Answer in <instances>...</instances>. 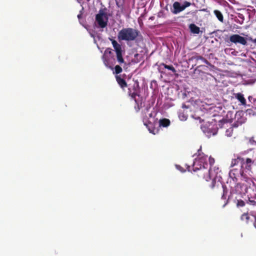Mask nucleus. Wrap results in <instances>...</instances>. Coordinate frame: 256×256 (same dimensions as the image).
<instances>
[{
    "mask_svg": "<svg viewBox=\"0 0 256 256\" xmlns=\"http://www.w3.org/2000/svg\"><path fill=\"white\" fill-rule=\"evenodd\" d=\"M164 68H166L172 71L174 73L176 72L175 68L172 65H167L164 63H161L158 65V70L161 74H164L166 72L164 70Z\"/></svg>",
    "mask_w": 256,
    "mask_h": 256,
    "instance_id": "nucleus-12",
    "label": "nucleus"
},
{
    "mask_svg": "<svg viewBox=\"0 0 256 256\" xmlns=\"http://www.w3.org/2000/svg\"><path fill=\"white\" fill-rule=\"evenodd\" d=\"M241 174V168L240 170L236 168H233L229 172L230 177L232 180L234 182L236 183L237 186L240 184L238 182V180Z\"/></svg>",
    "mask_w": 256,
    "mask_h": 256,
    "instance_id": "nucleus-11",
    "label": "nucleus"
},
{
    "mask_svg": "<svg viewBox=\"0 0 256 256\" xmlns=\"http://www.w3.org/2000/svg\"><path fill=\"white\" fill-rule=\"evenodd\" d=\"M254 218V226L256 228V214L252 216Z\"/></svg>",
    "mask_w": 256,
    "mask_h": 256,
    "instance_id": "nucleus-27",
    "label": "nucleus"
},
{
    "mask_svg": "<svg viewBox=\"0 0 256 256\" xmlns=\"http://www.w3.org/2000/svg\"><path fill=\"white\" fill-rule=\"evenodd\" d=\"M220 172V170L219 168L216 166H210V168L208 170V174L207 175L204 174V178L206 181H208L212 179V181L213 180H216V177L217 176V175L219 172Z\"/></svg>",
    "mask_w": 256,
    "mask_h": 256,
    "instance_id": "nucleus-7",
    "label": "nucleus"
},
{
    "mask_svg": "<svg viewBox=\"0 0 256 256\" xmlns=\"http://www.w3.org/2000/svg\"><path fill=\"white\" fill-rule=\"evenodd\" d=\"M226 204H227V202L224 204L223 205V207H224L226 205Z\"/></svg>",
    "mask_w": 256,
    "mask_h": 256,
    "instance_id": "nucleus-30",
    "label": "nucleus"
},
{
    "mask_svg": "<svg viewBox=\"0 0 256 256\" xmlns=\"http://www.w3.org/2000/svg\"><path fill=\"white\" fill-rule=\"evenodd\" d=\"M189 28L192 33L194 34H198L200 32V28L194 24H191L189 25Z\"/></svg>",
    "mask_w": 256,
    "mask_h": 256,
    "instance_id": "nucleus-17",
    "label": "nucleus"
},
{
    "mask_svg": "<svg viewBox=\"0 0 256 256\" xmlns=\"http://www.w3.org/2000/svg\"><path fill=\"white\" fill-rule=\"evenodd\" d=\"M240 165L241 167V175L239 178L242 182H243V185L247 188L250 186L252 184H254L253 180L250 178L248 177L246 172H252L254 167L256 166V160H252L249 158L242 157L240 155L235 156L234 158H232L231 161L230 167L232 168L236 165Z\"/></svg>",
    "mask_w": 256,
    "mask_h": 256,
    "instance_id": "nucleus-1",
    "label": "nucleus"
},
{
    "mask_svg": "<svg viewBox=\"0 0 256 256\" xmlns=\"http://www.w3.org/2000/svg\"><path fill=\"white\" fill-rule=\"evenodd\" d=\"M150 109V106H147L142 112V122L146 126L150 132L156 134L158 130L154 128V124L149 119L152 117V112H149Z\"/></svg>",
    "mask_w": 256,
    "mask_h": 256,
    "instance_id": "nucleus-4",
    "label": "nucleus"
},
{
    "mask_svg": "<svg viewBox=\"0 0 256 256\" xmlns=\"http://www.w3.org/2000/svg\"><path fill=\"white\" fill-rule=\"evenodd\" d=\"M236 205L238 206L242 207L245 206V202L242 200H238Z\"/></svg>",
    "mask_w": 256,
    "mask_h": 256,
    "instance_id": "nucleus-24",
    "label": "nucleus"
},
{
    "mask_svg": "<svg viewBox=\"0 0 256 256\" xmlns=\"http://www.w3.org/2000/svg\"><path fill=\"white\" fill-rule=\"evenodd\" d=\"M122 68L118 65H116L114 67V73L118 74L122 72Z\"/></svg>",
    "mask_w": 256,
    "mask_h": 256,
    "instance_id": "nucleus-21",
    "label": "nucleus"
},
{
    "mask_svg": "<svg viewBox=\"0 0 256 256\" xmlns=\"http://www.w3.org/2000/svg\"><path fill=\"white\" fill-rule=\"evenodd\" d=\"M111 52H111L110 50H109L108 53H109L110 54H111Z\"/></svg>",
    "mask_w": 256,
    "mask_h": 256,
    "instance_id": "nucleus-33",
    "label": "nucleus"
},
{
    "mask_svg": "<svg viewBox=\"0 0 256 256\" xmlns=\"http://www.w3.org/2000/svg\"><path fill=\"white\" fill-rule=\"evenodd\" d=\"M95 20V23L97 24L98 28H104L107 26L108 18L104 10L100 9L99 10L98 13L96 15Z\"/></svg>",
    "mask_w": 256,
    "mask_h": 256,
    "instance_id": "nucleus-5",
    "label": "nucleus"
},
{
    "mask_svg": "<svg viewBox=\"0 0 256 256\" xmlns=\"http://www.w3.org/2000/svg\"><path fill=\"white\" fill-rule=\"evenodd\" d=\"M188 168V171H190L191 170H190V166Z\"/></svg>",
    "mask_w": 256,
    "mask_h": 256,
    "instance_id": "nucleus-29",
    "label": "nucleus"
},
{
    "mask_svg": "<svg viewBox=\"0 0 256 256\" xmlns=\"http://www.w3.org/2000/svg\"><path fill=\"white\" fill-rule=\"evenodd\" d=\"M194 60H196L197 62L198 60H201L202 62H204L208 66L211 65L210 63L208 60H206L203 56H199L197 53H194V54L188 59L190 62L193 61Z\"/></svg>",
    "mask_w": 256,
    "mask_h": 256,
    "instance_id": "nucleus-13",
    "label": "nucleus"
},
{
    "mask_svg": "<svg viewBox=\"0 0 256 256\" xmlns=\"http://www.w3.org/2000/svg\"><path fill=\"white\" fill-rule=\"evenodd\" d=\"M140 35V32L132 28H122L118 34V38L120 41L131 42L135 41Z\"/></svg>",
    "mask_w": 256,
    "mask_h": 256,
    "instance_id": "nucleus-2",
    "label": "nucleus"
},
{
    "mask_svg": "<svg viewBox=\"0 0 256 256\" xmlns=\"http://www.w3.org/2000/svg\"><path fill=\"white\" fill-rule=\"evenodd\" d=\"M116 78L117 82L122 88H124L127 87L128 85L126 81L120 76H116Z\"/></svg>",
    "mask_w": 256,
    "mask_h": 256,
    "instance_id": "nucleus-16",
    "label": "nucleus"
},
{
    "mask_svg": "<svg viewBox=\"0 0 256 256\" xmlns=\"http://www.w3.org/2000/svg\"><path fill=\"white\" fill-rule=\"evenodd\" d=\"M129 96L134 100L136 103V104H138V102L136 100V96H139V93H140V88H139V86L138 84H134L132 86V89L131 88H128V92ZM138 106V110H140V108Z\"/></svg>",
    "mask_w": 256,
    "mask_h": 256,
    "instance_id": "nucleus-10",
    "label": "nucleus"
},
{
    "mask_svg": "<svg viewBox=\"0 0 256 256\" xmlns=\"http://www.w3.org/2000/svg\"><path fill=\"white\" fill-rule=\"evenodd\" d=\"M110 40L112 42L113 48H114L116 52V58L118 62L120 64L124 63V60L122 56V50L121 45L114 40L110 39Z\"/></svg>",
    "mask_w": 256,
    "mask_h": 256,
    "instance_id": "nucleus-8",
    "label": "nucleus"
},
{
    "mask_svg": "<svg viewBox=\"0 0 256 256\" xmlns=\"http://www.w3.org/2000/svg\"><path fill=\"white\" fill-rule=\"evenodd\" d=\"M191 4H192L190 2L185 1L184 2L182 5L184 10L186 8L190 6Z\"/></svg>",
    "mask_w": 256,
    "mask_h": 256,
    "instance_id": "nucleus-25",
    "label": "nucleus"
},
{
    "mask_svg": "<svg viewBox=\"0 0 256 256\" xmlns=\"http://www.w3.org/2000/svg\"><path fill=\"white\" fill-rule=\"evenodd\" d=\"M160 126L163 127H167L170 126V122L168 118H162L159 121Z\"/></svg>",
    "mask_w": 256,
    "mask_h": 256,
    "instance_id": "nucleus-19",
    "label": "nucleus"
},
{
    "mask_svg": "<svg viewBox=\"0 0 256 256\" xmlns=\"http://www.w3.org/2000/svg\"><path fill=\"white\" fill-rule=\"evenodd\" d=\"M233 132V128L230 126L228 128L226 131V135L228 136H232V134Z\"/></svg>",
    "mask_w": 256,
    "mask_h": 256,
    "instance_id": "nucleus-22",
    "label": "nucleus"
},
{
    "mask_svg": "<svg viewBox=\"0 0 256 256\" xmlns=\"http://www.w3.org/2000/svg\"><path fill=\"white\" fill-rule=\"evenodd\" d=\"M254 43H256V38L254 40Z\"/></svg>",
    "mask_w": 256,
    "mask_h": 256,
    "instance_id": "nucleus-31",
    "label": "nucleus"
},
{
    "mask_svg": "<svg viewBox=\"0 0 256 256\" xmlns=\"http://www.w3.org/2000/svg\"><path fill=\"white\" fill-rule=\"evenodd\" d=\"M240 220L246 224H248L250 220V216L248 213L244 212L240 216Z\"/></svg>",
    "mask_w": 256,
    "mask_h": 256,
    "instance_id": "nucleus-18",
    "label": "nucleus"
},
{
    "mask_svg": "<svg viewBox=\"0 0 256 256\" xmlns=\"http://www.w3.org/2000/svg\"><path fill=\"white\" fill-rule=\"evenodd\" d=\"M210 187L212 191V192L216 194V193L220 192V194H222V199L226 200V191L225 190L224 186L216 182L214 180L212 182Z\"/></svg>",
    "mask_w": 256,
    "mask_h": 256,
    "instance_id": "nucleus-6",
    "label": "nucleus"
},
{
    "mask_svg": "<svg viewBox=\"0 0 256 256\" xmlns=\"http://www.w3.org/2000/svg\"><path fill=\"white\" fill-rule=\"evenodd\" d=\"M250 202L253 205L256 204V194H254V197L248 198Z\"/></svg>",
    "mask_w": 256,
    "mask_h": 256,
    "instance_id": "nucleus-23",
    "label": "nucleus"
},
{
    "mask_svg": "<svg viewBox=\"0 0 256 256\" xmlns=\"http://www.w3.org/2000/svg\"><path fill=\"white\" fill-rule=\"evenodd\" d=\"M238 124H234V126H235V127H238Z\"/></svg>",
    "mask_w": 256,
    "mask_h": 256,
    "instance_id": "nucleus-28",
    "label": "nucleus"
},
{
    "mask_svg": "<svg viewBox=\"0 0 256 256\" xmlns=\"http://www.w3.org/2000/svg\"><path fill=\"white\" fill-rule=\"evenodd\" d=\"M218 19L222 22H224V16L222 13L218 10H214V12Z\"/></svg>",
    "mask_w": 256,
    "mask_h": 256,
    "instance_id": "nucleus-20",
    "label": "nucleus"
},
{
    "mask_svg": "<svg viewBox=\"0 0 256 256\" xmlns=\"http://www.w3.org/2000/svg\"><path fill=\"white\" fill-rule=\"evenodd\" d=\"M229 41L235 44H239L243 46L247 44L246 38L238 34H234L230 36Z\"/></svg>",
    "mask_w": 256,
    "mask_h": 256,
    "instance_id": "nucleus-9",
    "label": "nucleus"
},
{
    "mask_svg": "<svg viewBox=\"0 0 256 256\" xmlns=\"http://www.w3.org/2000/svg\"><path fill=\"white\" fill-rule=\"evenodd\" d=\"M208 160H209V164H210V166H214V162H215L214 159V158H212L211 156H210Z\"/></svg>",
    "mask_w": 256,
    "mask_h": 256,
    "instance_id": "nucleus-26",
    "label": "nucleus"
},
{
    "mask_svg": "<svg viewBox=\"0 0 256 256\" xmlns=\"http://www.w3.org/2000/svg\"><path fill=\"white\" fill-rule=\"evenodd\" d=\"M196 157L192 166V170L194 172H196L200 170L202 171H207L206 169L208 166L207 162V156L202 152L201 148L198 150V154H196Z\"/></svg>",
    "mask_w": 256,
    "mask_h": 256,
    "instance_id": "nucleus-3",
    "label": "nucleus"
},
{
    "mask_svg": "<svg viewBox=\"0 0 256 256\" xmlns=\"http://www.w3.org/2000/svg\"><path fill=\"white\" fill-rule=\"evenodd\" d=\"M234 97L236 98L242 106H246V100L244 98V96L240 92L236 93L234 94Z\"/></svg>",
    "mask_w": 256,
    "mask_h": 256,
    "instance_id": "nucleus-15",
    "label": "nucleus"
},
{
    "mask_svg": "<svg viewBox=\"0 0 256 256\" xmlns=\"http://www.w3.org/2000/svg\"><path fill=\"white\" fill-rule=\"evenodd\" d=\"M173 8L172 9L171 12L174 14H178L183 10H184L182 8V5L181 4L178 2H175L172 4Z\"/></svg>",
    "mask_w": 256,
    "mask_h": 256,
    "instance_id": "nucleus-14",
    "label": "nucleus"
},
{
    "mask_svg": "<svg viewBox=\"0 0 256 256\" xmlns=\"http://www.w3.org/2000/svg\"><path fill=\"white\" fill-rule=\"evenodd\" d=\"M78 18H80V15H78Z\"/></svg>",
    "mask_w": 256,
    "mask_h": 256,
    "instance_id": "nucleus-32",
    "label": "nucleus"
}]
</instances>
